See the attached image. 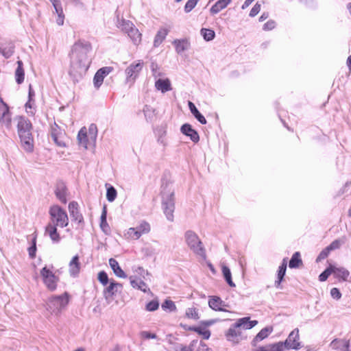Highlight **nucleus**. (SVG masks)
Instances as JSON below:
<instances>
[{
	"label": "nucleus",
	"mask_w": 351,
	"mask_h": 351,
	"mask_svg": "<svg viewBox=\"0 0 351 351\" xmlns=\"http://www.w3.org/2000/svg\"><path fill=\"white\" fill-rule=\"evenodd\" d=\"M91 49L88 41L80 40L74 43L70 53L71 73L81 75L86 72L90 64L88 53Z\"/></svg>",
	"instance_id": "f257e3e1"
},
{
	"label": "nucleus",
	"mask_w": 351,
	"mask_h": 351,
	"mask_svg": "<svg viewBox=\"0 0 351 351\" xmlns=\"http://www.w3.org/2000/svg\"><path fill=\"white\" fill-rule=\"evenodd\" d=\"M49 222L45 227V234L48 235L54 243L60 242L61 237L58 232V227L65 228L69 224V217L65 210L58 205L49 208Z\"/></svg>",
	"instance_id": "f03ea898"
},
{
	"label": "nucleus",
	"mask_w": 351,
	"mask_h": 351,
	"mask_svg": "<svg viewBox=\"0 0 351 351\" xmlns=\"http://www.w3.org/2000/svg\"><path fill=\"white\" fill-rule=\"evenodd\" d=\"M32 123L23 117L18 119V134L21 139L23 148L27 152H32L34 149V138L32 134Z\"/></svg>",
	"instance_id": "7ed1b4c3"
},
{
	"label": "nucleus",
	"mask_w": 351,
	"mask_h": 351,
	"mask_svg": "<svg viewBox=\"0 0 351 351\" xmlns=\"http://www.w3.org/2000/svg\"><path fill=\"white\" fill-rule=\"evenodd\" d=\"M258 324L256 320L250 321V317L239 319L235 324L232 325L226 333L228 341L233 343H238L241 337V329H251Z\"/></svg>",
	"instance_id": "20e7f679"
},
{
	"label": "nucleus",
	"mask_w": 351,
	"mask_h": 351,
	"mask_svg": "<svg viewBox=\"0 0 351 351\" xmlns=\"http://www.w3.org/2000/svg\"><path fill=\"white\" fill-rule=\"evenodd\" d=\"M162 208L167 219L172 221L173 220V212L175 209L174 203V191L171 189V186L166 184L162 186Z\"/></svg>",
	"instance_id": "39448f33"
},
{
	"label": "nucleus",
	"mask_w": 351,
	"mask_h": 351,
	"mask_svg": "<svg viewBox=\"0 0 351 351\" xmlns=\"http://www.w3.org/2000/svg\"><path fill=\"white\" fill-rule=\"evenodd\" d=\"M69 302L66 293L61 295H53L46 301L45 308L51 315H58Z\"/></svg>",
	"instance_id": "423d86ee"
},
{
	"label": "nucleus",
	"mask_w": 351,
	"mask_h": 351,
	"mask_svg": "<svg viewBox=\"0 0 351 351\" xmlns=\"http://www.w3.org/2000/svg\"><path fill=\"white\" fill-rule=\"evenodd\" d=\"M184 238L188 247L193 253L203 258H206L205 249L195 232L188 230L184 234Z\"/></svg>",
	"instance_id": "0eeeda50"
},
{
	"label": "nucleus",
	"mask_w": 351,
	"mask_h": 351,
	"mask_svg": "<svg viewBox=\"0 0 351 351\" xmlns=\"http://www.w3.org/2000/svg\"><path fill=\"white\" fill-rule=\"evenodd\" d=\"M40 275L47 288L51 291H55L59 280L58 278L47 267H44L41 269Z\"/></svg>",
	"instance_id": "6e6552de"
},
{
	"label": "nucleus",
	"mask_w": 351,
	"mask_h": 351,
	"mask_svg": "<svg viewBox=\"0 0 351 351\" xmlns=\"http://www.w3.org/2000/svg\"><path fill=\"white\" fill-rule=\"evenodd\" d=\"M299 330L298 328L294 329L289 335L287 339L282 342V348L284 351L289 349L298 350L300 348Z\"/></svg>",
	"instance_id": "1a4fd4ad"
},
{
	"label": "nucleus",
	"mask_w": 351,
	"mask_h": 351,
	"mask_svg": "<svg viewBox=\"0 0 351 351\" xmlns=\"http://www.w3.org/2000/svg\"><path fill=\"white\" fill-rule=\"evenodd\" d=\"M143 66V62L142 60H138L132 63L125 69L126 81L128 82L133 83L135 80L138 77L140 72L141 71Z\"/></svg>",
	"instance_id": "9d476101"
},
{
	"label": "nucleus",
	"mask_w": 351,
	"mask_h": 351,
	"mask_svg": "<svg viewBox=\"0 0 351 351\" xmlns=\"http://www.w3.org/2000/svg\"><path fill=\"white\" fill-rule=\"evenodd\" d=\"M122 289L123 285L121 283L111 280L110 285L104 290V296L107 301L111 302L113 296L116 295L118 292H121Z\"/></svg>",
	"instance_id": "9b49d317"
},
{
	"label": "nucleus",
	"mask_w": 351,
	"mask_h": 351,
	"mask_svg": "<svg viewBox=\"0 0 351 351\" xmlns=\"http://www.w3.org/2000/svg\"><path fill=\"white\" fill-rule=\"evenodd\" d=\"M0 103L2 105V107H0V123L5 128H10L11 125V116L9 112L8 106L3 102L1 97Z\"/></svg>",
	"instance_id": "f8f14e48"
},
{
	"label": "nucleus",
	"mask_w": 351,
	"mask_h": 351,
	"mask_svg": "<svg viewBox=\"0 0 351 351\" xmlns=\"http://www.w3.org/2000/svg\"><path fill=\"white\" fill-rule=\"evenodd\" d=\"M330 347L337 351H351V344L349 340L345 339H335Z\"/></svg>",
	"instance_id": "ddd939ff"
},
{
	"label": "nucleus",
	"mask_w": 351,
	"mask_h": 351,
	"mask_svg": "<svg viewBox=\"0 0 351 351\" xmlns=\"http://www.w3.org/2000/svg\"><path fill=\"white\" fill-rule=\"evenodd\" d=\"M63 134L64 133L60 128L54 123V124L51 125V136L54 143L59 147L65 146V143L62 141Z\"/></svg>",
	"instance_id": "4468645a"
},
{
	"label": "nucleus",
	"mask_w": 351,
	"mask_h": 351,
	"mask_svg": "<svg viewBox=\"0 0 351 351\" xmlns=\"http://www.w3.org/2000/svg\"><path fill=\"white\" fill-rule=\"evenodd\" d=\"M69 271L71 276L75 278L80 271V263L78 255L73 257L69 264Z\"/></svg>",
	"instance_id": "2eb2a0df"
},
{
	"label": "nucleus",
	"mask_w": 351,
	"mask_h": 351,
	"mask_svg": "<svg viewBox=\"0 0 351 351\" xmlns=\"http://www.w3.org/2000/svg\"><path fill=\"white\" fill-rule=\"evenodd\" d=\"M172 44L175 47L176 51L178 54L188 50L190 47V42L186 38L176 39L173 41Z\"/></svg>",
	"instance_id": "dca6fc26"
},
{
	"label": "nucleus",
	"mask_w": 351,
	"mask_h": 351,
	"mask_svg": "<svg viewBox=\"0 0 351 351\" xmlns=\"http://www.w3.org/2000/svg\"><path fill=\"white\" fill-rule=\"evenodd\" d=\"M181 132L186 136H189L194 143H197L199 140L198 133L188 123H185L181 127Z\"/></svg>",
	"instance_id": "f3484780"
},
{
	"label": "nucleus",
	"mask_w": 351,
	"mask_h": 351,
	"mask_svg": "<svg viewBox=\"0 0 351 351\" xmlns=\"http://www.w3.org/2000/svg\"><path fill=\"white\" fill-rule=\"evenodd\" d=\"M55 193L57 198L63 204L67 202V189L63 182L58 183L56 186Z\"/></svg>",
	"instance_id": "a211bd4d"
},
{
	"label": "nucleus",
	"mask_w": 351,
	"mask_h": 351,
	"mask_svg": "<svg viewBox=\"0 0 351 351\" xmlns=\"http://www.w3.org/2000/svg\"><path fill=\"white\" fill-rule=\"evenodd\" d=\"M69 210L71 217L74 221L79 223L83 221V217L78 210V204L76 202H71L69 204Z\"/></svg>",
	"instance_id": "6ab92c4d"
},
{
	"label": "nucleus",
	"mask_w": 351,
	"mask_h": 351,
	"mask_svg": "<svg viewBox=\"0 0 351 351\" xmlns=\"http://www.w3.org/2000/svg\"><path fill=\"white\" fill-rule=\"evenodd\" d=\"M56 10V12L58 14V18L56 19V23L58 25H62L64 24V15L63 13V10L62 7V4L60 0H49Z\"/></svg>",
	"instance_id": "aec40b11"
},
{
	"label": "nucleus",
	"mask_w": 351,
	"mask_h": 351,
	"mask_svg": "<svg viewBox=\"0 0 351 351\" xmlns=\"http://www.w3.org/2000/svg\"><path fill=\"white\" fill-rule=\"evenodd\" d=\"M287 266V258H285L282 260V263L281 265L279 267L277 274V280L275 281V287L278 289L281 288V282L282 281L284 276L286 273Z\"/></svg>",
	"instance_id": "412c9836"
},
{
	"label": "nucleus",
	"mask_w": 351,
	"mask_h": 351,
	"mask_svg": "<svg viewBox=\"0 0 351 351\" xmlns=\"http://www.w3.org/2000/svg\"><path fill=\"white\" fill-rule=\"evenodd\" d=\"M332 270V274L335 277L341 280H346L350 275V272L344 267H338L335 265H330Z\"/></svg>",
	"instance_id": "4be33fe9"
},
{
	"label": "nucleus",
	"mask_w": 351,
	"mask_h": 351,
	"mask_svg": "<svg viewBox=\"0 0 351 351\" xmlns=\"http://www.w3.org/2000/svg\"><path fill=\"white\" fill-rule=\"evenodd\" d=\"M130 281L131 286L133 288L139 289L144 293L149 292L150 293H152V292L150 291V289L148 288L147 284L142 280L135 279L132 276H130Z\"/></svg>",
	"instance_id": "5701e85b"
},
{
	"label": "nucleus",
	"mask_w": 351,
	"mask_h": 351,
	"mask_svg": "<svg viewBox=\"0 0 351 351\" xmlns=\"http://www.w3.org/2000/svg\"><path fill=\"white\" fill-rule=\"evenodd\" d=\"M109 265L111 269H112L114 274L119 278H127V275L121 268L119 265V263L113 258L109 259Z\"/></svg>",
	"instance_id": "b1692460"
},
{
	"label": "nucleus",
	"mask_w": 351,
	"mask_h": 351,
	"mask_svg": "<svg viewBox=\"0 0 351 351\" xmlns=\"http://www.w3.org/2000/svg\"><path fill=\"white\" fill-rule=\"evenodd\" d=\"M155 87L163 93L171 90L170 80L167 78L157 80L155 82Z\"/></svg>",
	"instance_id": "393cba45"
},
{
	"label": "nucleus",
	"mask_w": 351,
	"mask_h": 351,
	"mask_svg": "<svg viewBox=\"0 0 351 351\" xmlns=\"http://www.w3.org/2000/svg\"><path fill=\"white\" fill-rule=\"evenodd\" d=\"M77 140L79 144L84 147L85 149L88 147V142L90 140L88 135L87 130L85 127L80 129L77 134Z\"/></svg>",
	"instance_id": "a878e982"
},
{
	"label": "nucleus",
	"mask_w": 351,
	"mask_h": 351,
	"mask_svg": "<svg viewBox=\"0 0 351 351\" xmlns=\"http://www.w3.org/2000/svg\"><path fill=\"white\" fill-rule=\"evenodd\" d=\"M14 51V45L12 43H7L0 46V53L5 58H9Z\"/></svg>",
	"instance_id": "bb28decb"
},
{
	"label": "nucleus",
	"mask_w": 351,
	"mask_h": 351,
	"mask_svg": "<svg viewBox=\"0 0 351 351\" xmlns=\"http://www.w3.org/2000/svg\"><path fill=\"white\" fill-rule=\"evenodd\" d=\"M169 33V30L166 28H160L156 33L154 40V47H158L165 39Z\"/></svg>",
	"instance_id": "cd10ccee"
},
{
	"label": "nucleus",
	"mask_w": 351,
	"mask_h": 351,
	"mask_svg": "<svg viewBox=\"0 0 351 351\" xmlns=\"http://www.w3.org/2000/svg\"><path fill=\"white\" fill-rule=\"evenodd\" d=\"M232 0H218L210 8L212 14H216L221 10L226 8Z\"/></svg>",
	"instance_id": "c85d7f7f"
},
{
	"label": "nucleus",
	"mask_w": 351,
	"mask_h": 351,
	"mask_svg": "<svg viewBox=\"0 0 351 351\" xmlns=\"http://www.w3.org/2000/svg\"><path fill=\"white\" fill-rule=\"evenodd\" d=\"M208 305L212 309L215 311H223V309L222 308L223 302L221 300L220 298L217 296L210 297L208 300Z\"/></svg>",
	"instance_id": "c756f323"
},
{
	"label": "nucleus",
	"mask_w": 351,
	"mask_h": 351,
	"mask_svg": "<svg viewBox=\"0 0 351 351\" xmlns=\"http://www.w3.org/2000/svg\"><path fill=\"white\" fill-rule=\"evenodd\" d=\"M189 108L190 109L191 112L192 114L195 117V119L202 124H206V119L205 117L199 112V110L195 107V104L189 101L188 103Z\"/></svg>",
	"instance_id": "7c9ffc66"
},
{
	"label": "nucleus",
	"mask_w": 351,
	"mask_h": 351,
	"mask_svg": "<svg viewBox=\"0 0 351 351\" xmlns=\"http://www.w3.org/2000/svg\"><path fill=\"white\" fill-rule=\"evenodd\" d=\"M254 351H284L282 341L258 347Z\"/></svg>",
	"instance_id": "2f4dec72"
},
{
	"label": "nucleus",
	"mask_w": 351,
	"mask_h": 351,
	"mask_svg": "<svg viewBox=\"0 0 351 351\" xmlns=\"http://www.w3.org/2000/svg\"><path fill=\"white\" fill-rule=\"evenodd\" d=\"M272 332V328L271 327H265L263 328L254 337L252 343L254 346L256 345V343L263 340Z\"/></svg>",
	"instance_id": "473e14b6"
},
{
	"label": "nucleus",
	"mask_w": 351,
	"mask_h": 351,
	"mask_svg": "<svg viewBox=\"0 0 351 351\" xmlns=\"http://www.w3.org/2000/svg\"><path fill=\"white\" fill-rule=\"evenodd\" d=\"M24 70L23 68V62L21 60L17 61V68L15 71L16 82L20 84L24 81Z\"/></svg>",
	"instance_id": "72a5a7b5"
},
{
	"label": "nucleus",
	"mask_w": 351,
	"mask_h": 351,
	"mask_svg": "<svg viewBox=\"0 0 351 351\" xmlns=\"http://www.w3.org/2000/svg\"><path fill=\"white\" fill-rule=\"evenodd\" d=\"M127 34L134 45H138L141 42V34L137 28H132Z\"/></svg>",
	"instance_id": "f704fd0d"
},
{
	"label": "nucleus",
	"mask_w": 351,
	"mask_h": 351,
	"mask_svg": "<svg viewBox=\"0 0 351 351\" xmlns=\"http://www.w3.org/2000/svg\"><path fill=\"white\" fill-rule=\"evenodd\" d=\"M117 27L126 34L128 33L130 29L135 27L134 25L131 21L125 19L118 21Z\"/></svg>",
	"instance_id": "c9c22d12"
},
{
	"label": "nucleus",
	"mask_w": 351,
	"mask_h": 351,
	"mask_svg": "<svg viewBox=\"0 0 351 351\" xmlns=\"http://www.w3.org/2000/svg\"><path fill=\"white\" fill-rule=\"evenodd\" d=\"M221 270L223 276L229 286L231 287H234L236 285L232 280V274L229 267L225 265H223L221 267Z\"/></svg>",
	"instance_id": "e433bc0d"
},
{
	"label": "nucleus",
	"mask_w": 351,
	"mask_h": 351,
	"mask_svg": "<svg viewBox=\"0 0 351 351\" xmlns=\"http://www.w3.org/2000/svg\"><path fill=\"white\" fill-rule=\"evenodd\" d=\"M302 264V259L300 258V254L298 252H295L289 263L290 268H298L300 265Z\"/></svg>",
	"instance_id": "4c0bfd02"
},
{
	"label": "nucleus",
	"mask_w": 351,
	"mask_h": 351,
	"mask_svg": "<svg viewBox=\"0 0 351 351\" xmlns=\"http://www.w3.org/2000/svg\"><path fill=\"white\" fill-rule=\"evenodd\" d=\"M200 34L206 41L213 40L215 36V32L210 29L202 28Z\"/></svg>",
	"instance_id": "58836bf2"
},
{
	"label": "nucleus",
	"mask_w": 351,
	"mask_h": 351,
	"mask_svg": "<svg viewBox=\"0 0 351 351\" xmlns=\"http://www.w3.org/2000/svg\"><path fill=\"white\" fill-rule=\"evenodd\" d=\"M36 239H37V234L34 232L32 234V245L28 248V254L31 258H34L36 256Z\"/></svg>",
	"instance_id": "ea45409f"
},
{
	"label": "nucleus",
	"mask_w": 351,
	"mask_h": 351,
	"mask_svg": "<svg viewBox=\"0 0 351 351\" xmlns=\"http://www.w3.org/2000/svg\"><path fill=\"white\" fill-rule=\"evenodd\" d=\"M135 228L138 230V232L141 234V237L143 234L149 233L151 230L150 225L149 224V223L145 221H141L140 224Z\"/></svg>",
	"instance_id": "a19ab883"
},
{
	"label": "nucleus",
	"mask_w": 351,
	"mask_h": 351,
	"mask_svg": "<svg viewBox=\"0 0 351 351\" xmlns=\"http://www.w3.org/2000/svg\"><path fill=\"white\" fill-rule=\"evenodd\" d=\"M191 330H194L199 335H202L205 339H208L210 336V331L208 329L203 328L202 326L193 327L191 328Z\"/></svg>",
	"instance_id": "79ce46f5"
},
{
	"label": "nucleus",
	"mask_w": 351,
	"mask_h": 351,
	"mask_svg": "<svg viewBox=\"0 0 351 351\" xmlns=\"http://www.w3.org/2000/svg\"><path fill=\"white\" fill-rule=\"evenodd\" d=\"M88 135L90 141L95 143L97 135V128L95 124H90L88 128Z\"/></svg>",
	"instance_id": "37998d69"
},
{
	"label": "nucleus",
	"mask_w": 351,
	"mask_h": 351,
	"mask_svg": "<svg viewBox=\"0 0 351 351\" xmlns=\"http://www.w3.org/2000/svg\"><path fill=\"white\" fill-rule=\"evenodd\" d=\"M128 238L131 239H138L141 237V234L138 232V230L135 228H130L126 232Z\"/></svg>",
	"instance_id": "c03bdc74"
},
{
	"label": "nucleus",
	"mask_w": 351,
	"mask_h": 351,
	"mask_svg": "<svg viewBox=\"0 0 351 351\" xmlns=\"http://www.w3.org/2000/svg\"><path fill=\"white\" fill-rule=\"evenodd\" d=\"M186 316L189 319H198V311L195 308H189L186 311Z\"/></svg>",
	"instance_id": "a18cd8bd"
},
{
	"label": "nucleus",
	"mask_w": 351,
	"mask_h": 351,
	"mask_svg": "<svg viewBox=\"0 0 351 351\" xmlns=\"http://www.w3.org/2000/svg\"><path fill=\"white\" fill-rule=\"evenodd\" d=\"M345 242H346V238L345 237H343V238L339 239H336V240L333 241L328 245V247L330 248V250L331 251L332 250H335L339 249L341 247V245H343Z\"/></svg>",
	"instance_id": "49530a36"
},
{
	"label": "nucleus",
	"mask_w": 351,
	"mask_h": 351,
	"mask_svg": "<svg viewBox=\"0 0 351 351\" xmlns=\"http://www.w3.org/2000/svg\"><path fill=\"white\" fill-rule=\"evenodd\" d=\"M143 111L147 120L152 119L154 116V109L148 105L144 106Z\"/></svg>",
	"instance_id": "de8ad7c7"
},
{
	"label": "nucleus",
	"mask_w": 351,
	"mask_h": 351,
	"mask_svg": "<svg viewBox=\"0 0 351 351\" xmlns=\"http://www.w3.org/2000/svg\"><path fill=\"white\" fill-rule=\"evenodd\" d=\"M159 307V302L158 300H153L149 302L145 306L147 311L152 312L156 311Z\"/></svg>",
	"instance_id": "09e8293b"
},
{
	"label": "nucleus",
	"mask_w": 351,
	"mask_h": 351,
	"mask_svg": "<svg viewBox=\"0 0 351 351\" xmlns=\"http://www.w3.org/2000/svg\"><path fill=\"white\" fill-rule=\"evenodd\" d=\"M117 197V191L113 186H110L107 189L106 198L108 202H113Z\"/></svg>",
	"instance_id": "8fccbe9b"
},
{
	"label": "nucleus",
	"mask_w": 351,
	"mask_h": 351,
	"mask_svg": "<svg viewBox=\"0 0 351 351\" xmlns=\"http://www.w3.org/2000/svg\"><path fill=\"white\" fill-rule=\"evenodd\" d=\"M104 77L102 76L101 73H99L98 71L95 73L94 78H93V82L95 86L98 88L101 86L104 82Z\"/></svg>",
	"instance_id": "3c124183"
},
{
	"label": "nucleus",
	"mask_w": 351,
	"mask_h": 351,
	"mask_svg": "<svg viewBox=\"0 0 351 351\" xmlns=\"http://www.w3.org/2000/svg\"><path fill=\"white\" fill-rule=\"evenodd\" d=\"M162 308L164 310H169L170 311H174L176 309V306L174 302L171 300H166L162 304Z\"/></svg>",
	"instance_id": "603ef678"
},
{
	"label": "nucleus",
	"mask_w": 351,
	"mask_h": 351,
	"mask_svg": "<svg viewBox=\"0 0 351 351\" xmlns=\"http://www.w3.org/2000/svg\"><path fill=\"white\" fill-rule=\"evenodd\" d=\"M332 274V267L330 265L328 267H327L319 276V280L321 282H324L327 280L328 276Z\"/></svg>",
	"instance_id": "864d4df0"
},
{
	"label": "nucleus",
	"mask_w": 351,
	"mask_h": 351,
	"mask_svg": "<svg viewBox=\"0 0 351 351\" xmlns=\"http://www.w3.org/2000/svg\"><path fill=\"white\" fill-rule=\"evenodd\" d=\"M197 0H188L184 6V12L186 13L190 12L197 5Z\"/></svg>",
	"instance_id": "5fc2aeb1"
},
{
	"label": "nucleus",
	"mask_w": 351,
	"mask_h": 351,
	"mask_svg": "<svg viewBox=\"0 0 351 351\" xmlns=\"http://www.w3.org/2000/svg\"><path fill=\"white\" fill-rule=\"evenodd\" d=\"M98 280L103 285H106L108 283V276L104 271H101L98 274Z\"/></svg>",
	"instance_id": "6e6d98bb"
},
{
	"label": "nucleus",
	"mask_w": 351,
	"mask_h": 351,
	"mask_svg": "<svg viewBox=\"0 0 351 351\" xmlns=\"http://www.w3.org/2000/svg\"><path fill=\"white\" fill-rule=\"evenodd\" d=\"M331 250H330L328 246H327L319 253V256L317 258V261L325 259L328 256Z\"/></svg>",
	"instance_id": "4d7b16f0"
},
{
	"label": "nucleus",
	"mask_w": 351,
	"mask_h": 351,
	"mask_svg": "<svg viewBox=\"0 0 351 351\" xmlns=\"http://www.w3.org/2000/svg\"><path fill=\"white\" fill-rule=\"evenodd\" d=\"M151 69L152 71V75L155 78L162 76V73L159 71V68L157 64L152 62L151 64Z\"/></svg>",
	"instance_id": "13d9d810"
},
{
	"label": "nucleus",
	"mask_w": 351,
	"mask_h": 351,
	"mask_svg": "<svg viewBox=\"0 0 351 351\" xmlns=\"http://www.w3.org/2000/svg\"><path fill=\"white\" fill-rule=\"evenodd\" d=\"M140 336L143 339H156L157 336L154 333H151L149 331L143 330L140 333Z\"/></svg>",
	"instance_id": "bf43d9fd"
},
{
	"label": "nucleus",
	"mask_w": 351,
	"mask_h": 351,
	"mask_svg": "<svg viewBox=\"0 0 351 351\" xmlns=\"http://www.w3.org/2000/svg\"><path fill=\"white\" fill-rule=\"evenodd\" d=\"M261 10V4L258 2L253 6L250 12V16L254 17L258 14Z\"/></svg>",
	"instance_id": "052dcab7"
},
{
	"label": "nucleus",
	"mask_w": 351,
	"mask_h": 351,
	"mask_svg": "<svg viewBox=\"0 0 351 351\" xmlns=\"http://www.w3.org/2000/svg\"><path fill=\"white\" fill-rule=\"evenodd\" d=\"M331 296L336 300H339L341 297V293L337 288H332L330 290Z\"/></svg>",
	"instance_id": "680f3d73"
},
{
	"label": "nucleus",
	"mask_w": 351,
	"mask_h": 351,
	"mask_svg": "<svg viewBox=\"0 0 351 351\" xmlns=\"http://www.w3.org/2000/svg\"><path fill=\"white\" fill-rule=\"evenodd\" d=\"M112 71V68L110 66H105L100 69H99L97 71L102 75L103 77L107 76L111 71Z\"/></svg>",
	"instance_id": "e2e57ef3"
},
{
	"label": "nucleus",
	"mask_w": 351,
	"mask_h": 351,
	"mask_svg": "<svg viewBox=\"0 0 351 351\" xmlns=\"http://www.w3.org/2000/svg\"><path fill=\"white\" fill-rule=\"evenodd\" d=\"M276 26V23L274 21H269L263 25V29L264 30H271L273 29Z\"/></svg>",
	"instance_id": "0e129e2a"
},
{
	"label": "nucleus",
	"mask_w": 351,
	"mask_h": 351,
	"mask_svg": "<svg viewBox=\"0 0 351 351\" xmlns=\"http://www.w3.org/2000/svg\"><path fill=\"white\" fill-rule=\"evenodd\" d=\"M100 227H101V230L106 233L110 230V228H109V226H108L107 221H106V223L101 222Z\"/></svg>",
	"instance_id": "69168bd1"
},
{
	"label": "nucleus",
	"mask_w": 351,
	"mask_h": 351,
	"mask_svg": "<svg viewBox=\"0 0 351 351\" xmlns=\"http://www.w3.org/2000/svg\"><path fill=\"white\" fill-rule=\"evenodd\" d=\"M35 96V93L32 88V86L31 84L29 86V93H28V97L30 101H33V98Z\"/></svg>",
	"instance_id": "338daca9"
},
{
	"label": "nucleus",
	"mask_w": 351,
	"mask_h": 351,
	"mask_svg": "<svg viewBox=\"0 0 351 351\" xmlns=\"http://www.w3.org/2000/svg\"><path fill=\"white\" fill-rule=\"evenodd\" d=\"M106 215H107L106 208V206H104L103 208L102 213H101V222H105L106 223V221H106Z\"/></svg>",
	"instance_id": "774afa93"
}]
</instances>
